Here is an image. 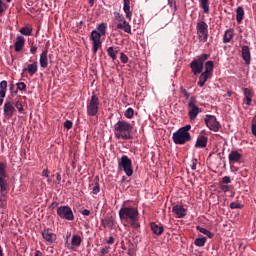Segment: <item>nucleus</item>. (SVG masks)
<instances>
[{"instance_id": "1", "label": "nucleus", "mask_w": 256, "mask_h": 256, "mask_svg": "<svg viewBox=\"0 0 256 256\" xmlns=\"http://www.w3.org/2000/svg\"><path fill=\"white\" fill-rule=\"evenodd\" d=\"M118 214L120 221H125L132 229H139L141 227L139 223V209L133 206H122Z\"/></svg>"}, {"instance_id": "2", "label": "nucleus", "mask_w": 256, "mask_h": 256, "mask_svg": "<svg viewBox=\"0 0 256 256\" xmlns=\"http://www.w3.org/2000/svg\"><path fill=\"white\" fill-rule=\"evenodd\" d=\"M131 133H133V124L125 120H119L114 125V134L116 139H124V141H129V139H133Z\"/></svg>"}, {"instance_id": "3", "label": "nucleus", "mask_w": 256, "mask_h": 256, "mask_svg": "<svg viewBox=\"0 0 256 256\" xmlns=\"http://www.w3.org/2000/svg\"><path fill=\"white\" fill-rule=\"evenodd\" d=\"M97 30H93L90 36L91 41H93L92 51L94 55L99 51V49H101V45H102L101 37L105 36L107 33V24L105 23L99 24L97 27Z\"/></svg>"}, {"instance_id": "4", "label": "nucleus", "mask_w": 256, "mask_h": 256, "mask_svg": "<svg viewBox=\"0 0 256 256\" xmlns=\"http://www.w3.org/2000/svg\"><path fill=\"white\" fill-rule=\"evenodd\" d=\"M191 125L187 124L186 126L181 127L179 130L172 134V139L175 145H185L191 141Z\"/></svg>"}, {"instance_id": "5", "label": "nucleus", "mask_w": 256, "mask_h": 256, "mask_svg": "<svg viewBox=\"0 0 256 256\" xmlns=\"http://www.w3.org/2000/svg\"><path fill=\"white\" fill-rule=\"evenodd\" d=\"M8 178L7 165L4 162H0V193L2 197H5V194L9 192Z\"/></svg>"}, {"instance_id": "6", "label": "nucleus", "mask_w": 256, "mask_h": 256, "mask_svg": "<svg viewBox=\"0 0 256 256\" xmlns=\"http://www.w3.org/2000/svg\"><path fill=\"white\" fill-rule=\"evenodd\" d=\"M209 57H211L210 54H202L190 63V68L193 75H199L203 73L205 62L207 59H209Z\"/></svg>"}, {"instance_id": "7", "label": "nucleus", "mask_w": 256, "mask_h": 256, "mask_svg": "<svg viewBox=\"0 0 256 256\" xmlns=\"http://www.w3.org/2000/svg\"><path fill=\"white\" fill-rule=\"evenodd\" d=\"M99 113V97L93 93L90 100L87 101L88 117H97Z\"/></svg>"}, {"instance_id": "8", "label": "nucleus", "mask_w": 256, "mask_h": 256, "mask_svg": "<svg viewBox=\"0 0 256 256\" xmlns=\"http://www.w3.org/2000/svg\"><path fill=\"white\" fill-rule=\"evenodd\" d=\"M199 113H201V108L197 106V97L191 96L188 101V116L190 121H195Z\"/></svg>"}, {"instance_id": "9", "label": "nucleus", "mask_w": 256, "mask_h": 256, "mask_svg": "<svg viewBox=\"0 0 256 256\" xmlns=\"http://www.w3.org/2000/svg\"><path fill=\"white\" fill-rule=\"evenodd\" d=\"M119 169H123L124 173L127 177H131L133 175V161L127 155H123L118 161Z\"/></svg>"}, {"instance_id": "10", "label": "nucleus", "mask_w": 256, "mask_h": 256, "mask_svg": "<svg viewBox=\"0 0 256 256\" xmlns=\"http://www.w3.org/2000/svg\"><path fill=\"white\" fill-rule=\"evenodd\" d=\"M196 31L199 40L202 43H207V39H209V25L205 21H200L196 24Z\"/></svg>"}, {"instance_id": "11", "label": "nucleus", "mask_w": 256, "mask_h": 256, "mask_svg": "<svg viewBox=\"0 0 256 256\" xmlns=\"http://www.w3.org/2000/svg\"><path fill=\"white\" fill-rule=\"evenodd\" d=\"M57 215H59L60 219H65L66 221H75L73 210L67 205L58 207Z\"/></svg>"}, {"instance_id": "12", "label": "nucleus", "mask_w": 256, "mask_h": 256, "mask_svg": "<svg viewBox=\"0 0 256 256\" xmlns=\"http://www.w3.org/2000/svg\"><path fill=\"white\" fill-rule=\"evenodd\" d=\"M204 121L208 129H210V131H214V133H217V131L221 129V124L217 121V117L213 115L207 114Z\"/></svg>"}, {"instance_id": "13", "label": "nucleus", "mask_w": 256, "mask_h": 256, "mask_svg": "<svg viewBox=\"0 0 256 256\" xmlns=\"http://www.w3.org/2000/svg\"><path fill=\"white\" fill-rule=\"evenodd\" d=\"M15 102L6 100L4 103V117L11 119L15 115Z\"/></svg>"}, {"instance_id": "14", "label": "nucleus", "mask_w": 256, "mask_h": 256, "mask_svg": "<svg viewBox=\"0 0 256 256\" xmlns=\"http://www.w3.org/2000/svg\"><path fill=\"white\" fill-rule=\"evenodd\" d=\"M42 237L47 243H55L57 241V235L49 228L42 231Z\"/></svg>"}, {"instance_id": "15", "label": "nucleus", "mask_w": 256, "mask_h": 256, "mask_svg": "<svg viewBox=\"0 0 256 256\" xmlns=\"http://www.w3.org/2000/svg\"><path fill=\"white\" fill-rule=\"evenodd\" d=\"M172 212L176 215L177 219H183L187 215V209L179 204L173 206Z\"/></svg>"}, {"instance_id": "16", "label": "nucleus", "mask_w": 256, "mask_h": 256, "mask_svg": "<svg viewBox=\"0 0 256 256\" xmlns=\"http://www.w3.org/2000/svg\"><path fill=\"white\" fill-rule=\"evenodd\" d=\"M49 50H43L42 53L40 54V67L42 69H47L49 67Z\"/></svg>"}, {"instance_id": "17", "label": "nucleus", "mask_w": 256, "mask_h": 256, "mask_svg": "<svg viewBox=\"0 0 256 256\" xmlns=\"http://www.w3.org/2000/svg\"><path fill=\"white\" fill-rule=\"evenodd\" d=\"M24 47H25V37L17 36L16 41L14 43L15 52L16 53H21V51H23Z\"/></svg>"}, {"instance_id": "18", "label": "nucleus", "mask_w": 256, "mask_h": 256, "mask_svg": "<svg viewBox=\"0 0 256 256\" xmlns=\"http://www.w3.org/2000/svg\"><path fill=\"white\" fill-rule=\"evenodd\" d=\"M209 141V138L205 135H199L197 137L195 147L196 149H205L207 147V142Z\"/></svg>"}, {"instance_id": "19", "label": "nucleus", "mask_w": 256, "mask_h": 256, "mask_svg": "<svg viewBox=\"0 0 256 256\" xmlns=\"http://www.w3.org/2000/svg\"><path fill=\"white\" fill-rule=\"evenodd\" d=\"M242 59L244 60L246 65H249L251 63V50L249 49V46H242Z\"/></svg>"}, {"instance_id": "20", "label": "nucleus", "mask_w": 256, "mask_h": 256, "mask_svg": "<svg viewBox=\"0 0 256 256\" xmlns=\"http://www.w3.org/2000/svg\"><path fill=\"white\" fill-rule=\"evenodd\" d=\"M123 2H124L123 11L126 15V19H128V21H131L133 17V12L131 11V0H123Z\"/></svg>"}, {"instance_id": "21", "label": "nucleus", "mask_w": 256, "mask_h": 256, "mask_svg": "<svg viewBox=\"0 0 256 256\" xmlns=\"http://www.w3.org/2000/svg\"><path fill=\"white\" fill-rule=\"evenodd\" d=\"M243 155L239 153L237 150H233L230 152L228 159L229 163H239L242 159Z\"/></svg>"}, {"instance_id": "22", "label": "nucleus", "mask_w": 256, "mask_h": 256, "mask_svg": "<svg viewBox=\"0 0 256 256\" xmlns=\"http://www.w3.org/2000/svg\"><path fill=\"white\" fill-rule=\"evenodd\" d=\"M151 231L154 233V235H163V231H165V228H163V225H158L155 222L150 223Z\"/></svg>"}, {"instance_id": "23", "label": "nucleus", "mask_w": 256, "mask_h": 256, "mask_svg": "<svg viewBox=\"0 0 256 256\" xmlns=\"http://www.w3.org/2000/svg\"><path fill=\"white\" fill-rule=\"evenodd\" d=\"M117 29H121L122 31H124L125 33H129V35H131V25L129 24V22H127V20H124L120 23L117 24Z\"/></svg>"}, {"instance_id": "24", "label": "nucleus", "mask_w": 256, "mask_h": 256, "mask_svg": "<svg viewBox=\"0 0 256 256\" xmlns=\"http://www.w3.org/2000/svg\"><path fill=\"white\" fill-rule=\"evenodd\" d=\"M39 69V66L37 65V62H34L32 64H29L27 68L23 69V73H25V71H28L29 75L33 76L35 75V73H37Z\"/></svg>"}, {"instance_id": "25", "label": "nucleus", "mask_w": 256, "mask_h": 256, "mask_svg": "<svg viewBox=\"0 0 256 256\" xmlns=\"http://www.w3.org/2000/svg\"><path fill=\"white\" fill-rule=\"evenodd\" d=\"M245 17V9L242 6H238L236 9V21L237 23H242Z\"/></svg>"}, {"instance_id": "26", "label": "nucleus", "mask_w": 256, "mask_h": 256, "mask_svg": "<svg viewBox=\"0 0 256 256\" xmlns=\"http://www.w3.org/2000/svg\"><path fill=\"white\" fill-rule=\"evenodd\" d=\"M244 97L246 105H251V102L253 101V91H251L249 88H244Z\"/></svg>"}, {"instance_id": "27", "label": "nucleus", "mask_w": 256, "mask_h": 256, "mask_svg": "<svg viewBox=\"0 0 256 256\" xmlns=\"http://www.w3.org/2000/svg\"><path fill=\"white\" fill-rule=\"evenodd\" d=\"M235 36L233 29H228L225 31L223 36V43H231V39Z\"/></svg>"}, {"instance_id": "28", "label": "nucleus", "mask_w": 256, "mask_h": 256, "mask_svg": "<svg viewBox=\"0 0 256 256\" xmlns=\"http://www.w3.org/2000/svg\"><path fill=\"white\" fill-rule=\"evenodd\" d=\"M82 241L83 240L81 239V236L73 235L72 240H71L72 249L77 248V247H81Z\"/></svg>"}, {"instance_id": "29", "label": "nucleus", "mask_w": 256, "mask_h": 256, "mask_svg": "<svg viewBox=\"0 0 256 256\" xmlns=\"http://www.w3.org/2000/svg\"><path fill=\"white\" fill-rule=\"evenodd\" d=\"M196 229L197 231H199V233L206 235L208 239H213L215 237V234L211 233V231L207 230L206 228H203L201 226H196Z\"/></svg>"}, {"instance_id": "30", "label": "nucleus", "mask_w": 256, "mask_h": 256, "mask_svg": "<svg viewBox=\"0 0 256 256\" xmlns=\"http://www.w3.org/2000/svg\"><path fill=\"white\" fill-rule=\"evenodd\" d=\"M207 79H209V74L205 72L201 73L198 81L199 87H204L205 83H207Z\"/></svg>"}, {"instance_id": "31", "label": "nucleus", "mask_w": 256, "mask_h": 256, "mask_svg": "<svg viewBox=\"0 0 256 256\" xmlns=\"http://www.w3.org/2000/svg\"><path fill=\"white\" fill-rule=\"evenodd\" d=\"M200 7L206 15H209V0H199Z\"/></svg>"}, {"instance_id": "32", "label": "nucleus", "mask_w": 256, "mask_h": 256, "mask_svg": "<svg viewBox=\"0 0 256 256\" xmlns=\"http://www.w3.org/2000/svg\"><path fill=\"white\" fill-rule=\"evenodd\" d=\"M7 95V80L0 82V97H5Z\"/></svg>"}, {"instance_id": "33", "label": "nucleus", "mask_w": 256, "mask_h": 256, "mask_svg": "<svg viewBox=\"0 0 256 256\" xmlns=\"http://www.w3.org/2000/svg\"><path fill=\"white\" fill-rule=\"evenodd\" d=\"M205 243H207V237H199L196 238L194 241V245H196V247H205Z\"/></svg>"}, {"instance_id": "34", "label": "nucleus", "mask_w": 256, "mask_h": 256, "mask_svg": "<svg viewBox=\"0 0 256 256\" xmlns=\"http://www.w3.org/2000/svg\"><path fill=\"white\" fill-rule=\"evenodd\" d=\"M215 67V64L213 61H207L205 64V71L204 73H206V75H209V73H212L213 68Z\"/></svg>"}, {"instance_id": "35", "label": "nucleus", "mask_w": 256, "mask_h": 256, "mask_svg": "<svg viewBox=\"0 0 256 256\" xmlns=\"http://www.w3.org/2000/svg\"><path fill=\"white\" fill-rule=\"evenodd\" d=\"M107 53H108L109 57H111V59H113V61H115L117 59V53H119V50H115V48L109 47L107 49Z\"/></svg>"}, {"instance_id": "36", "label": "nucleus", "mask_w": 256, "mask_h": 256, "mask_svg": "<svg viewBox=\"0 0 256 256\" xmlns=\"http://www.w3.org/2000/svg\"><path fill=\"white\" fill-rule=\"evenodd\" d=\"M20 33H21L22 35H25V37H29V36H31V34L33 33V29H31V28L25 26V27H22V28L20 29Z\"/></svg>"}, {"instance_id": "37", "label": "nucleus", "mask_w": 256, "mask_h": 256, "mask_svg": "<svg viewBox=\"0 0 256 256\" xmlns=\"http://www.w3.org/2000/svg\"><path fill=\"white\" fill-rule=\"evenodd\" d=\"M102 225H103L104 227H113L114 223H113V218H112V216L103 219V220H102Z\"/></svg>"}, {"instance_id": "38", "label": "nucleus", "mask_w": 256, "mask_h": 256, "mask_svg": "<svg viewBox=\"0 0 256 256\" xmlns=\"http://www.w3.org/2000/svg\"><path fill=\"white\" fill-rule=\"evenodd\" d=\"M14 107L17 109V111H19L20 113H23L25 111V108H23V102H21V100H17L14 103Z\"/></svg>"}, {"instance_id": "39", "label": "nucleus", "mask_w": 256, "mask_h": 256, "mask_svg": "<svg viewBox=\"0 0 256 256\" xmlns=\"http://www.w3.org/2000/svg\"><path fill=\"white\" fill-rule=\"evenodd\" d=\"M133 115H135V110H133V108H128L124 113L126 119H133Z\"/></svg>"}, {"instance_id": "40", "label": "nucleus", "mask_w": 256, "mask_h": 256, "mask_svg": "<svg viewBox=\"0 0 256 256\" xmlns=\"http://www.w3.org/2000/svg\"><path fill=\"white\" fill-rule=\"evenodd\" d=\"M180 91H181L183 97H185V99H189V101H191V93H189V92L187 91V89H185V88H180Z\"/></svg>"}, {"instance_id": "41", "label": "nucleus", "mask_w": 256, "mask_h": 256, "mask_svg": "<svg viewBox=\"0 0 256 256\" xmlns=\"http://www.w3.org/2000/svg\"><path fill=\"white\" fill-rule=\"evenodd\" d=\"M114 17L116 21H119V23H122L123 21H125V17L119 12H114Z\"/></svg>"}, {"instance_id": "42", "label": "nucleus", "mask_w": 256, "mask_h": 256, "mask_svg": "<svg viewBox=\"0 0 256 256\" xmlns=\"http://www.w3.org/2000/svg\"><path fill=\"white\" fill-rule=\"evenodd\" d=\"M230 209H243V204L231 202Z\"/></svg>"}, {"instance_id": "43", "label": "nucleus", "mask_w": 256, "mask_h": 256, "mask_svg": "<svg viewBox=\"0 0 256 256\" xmlns=\"http://www.w3.org/2000/svg\"><path fill=\"white\" fill-rule=\"evenodd\" d=\"M4 11H7V4H5L3 0H0V17L3 15Z\"/></svg>"}, {"instance_id": "44", "label": "nucleus", "mask_w": 256, "mask_h": 256, "mask_svg": "<svg viewBox=\"0 0 256 256\" xmlns=\"http://www.w3.org/2000/svg\"><path fill=\"white\" fill-rule=\"evenodd\" d=\"M101 191V187L99 186V182H95L94 187L92 188L93 195H97Z\"/></svg>"}, {"instance_id": "45", "label": "nucleus", "mask_w": 256, "mask_h": 256, "mask_svg": "<svg viewBox=\"0 0 256 256\" xmlns=\"http://www.w3.org/2000/svg\"><path fill=\"white\" fill-rule=\"evenodd\" d=\"M17 85V91H25L27 89V85L24 82H19Z\"/></svg>"}, {"instance_id": "46", "label": "nucleus", "mask_w": 256, "mask_h": 256, "mask_svg": "<svg viewBox=\"0 0 256 256\" xmlns=\"http://www.w3.org/2000/svg\"><path fill=\"white\" fill-rule=\"evenodd\" d=\"M120 61H121V63H128L129 57L127 55H125V53L121 52L120 53Z\"/></svg>"}, {"instance_id": "47", "label": "nucleus", "mask_w": 256, "mask_h": 256, "mask_svg": "<svg viewBox=\"0 0 256 256\" xmlns=\"http://www.w3.org/2000/svg\"><path fill=\"white\" fill-rule=\"evenodd\" d=\"M65 129H73V122L71 120H66L64 122Z\"/></svg>"}, {"instance_id": "48", "label": "nucleus", "mask_w": 256, "mask_h": 256, "mask_svg": "<svg viewBox=\"0 0 256 256\" xmlns=\"http://www.w3.org/2000/svg\"><path fill=\"white\" fill-rule=\"evenodd\" d=\"M111 247L109 246H106L104 248L101 249V256H105L107 254H109V251H110Z\"/></svg>"}, {"instance_id": "49", "label": "nucleus", "mask_w": 256, "mask_h": 256, "mask_svg": "<svg viewBox=\"0 0 256 256\" xmlns=\"http://www.w3.org/2000/svg\"><path fill=\"white\" fill-rule=\"evenodd\" d=\"M222 183H223L224 185H229V183H231V177H229V176H224V177L222 178Z\"/></svg>"}, {"instance_id": "50", "label": "nucleus", "mask_w": 256, "mask_h": 256, "mask_svg": "<svg viewBox=\"0 0 256 256\" xmlns=\"http://www.w3.org/2000/svg\"><path fill=\"white\" fill-rule=\"evenodd\" d=\"M191 169L192 171H195L197 169V158L192 159Z\"/></svg>"}, {"instance_id": "51", "label": "nucleus", "mask_w": 256, "mask_h": 256, "mask_svg": "<svg viewBox=\"0 0 256 256\" xmlns=\"http://www.w3.org/2000/svg\"><path fill=\"white\" fill-rule=\"evenodd\" d=\"M0 207H7V200L0 196Z\"/></svg>"}, {"instance_id": "52", "label": "nucleus", "mask_w": 256, "mask_h": 256, "mask_svg": "<svg viewBox=\"0 0 256 256\" xmlns=\"http://www.w3.org/2000/svg\"><path fill=\"white\" fill-rule=\"evenodd\" d=\"M220 189H221V191H223L224 193H227V191H229L230 188H229L228 185H223V184H221Z\"/></svg>"}, {"instance_id": "53", "label": "nucleus", "mask_w": 256, "mask_h": 256, "mask_svg": "<svg viewBox=\"0 0 256 256\" xmlns=\"http://www.w3.org/2000/svg\"><path fill=\"white\" fill-rule=\"evenodd\" d=\"M81 214L86 216V217H89L91 215V211L87 210V209H84V210L81 211Z\"/></svg>"}, {"instance_id": "54", "label": "nucleus", "mask_w": 256, "mask_h": 256, "mask_svg": "<svg viewBox=\"0 0 256 256\" xmlns=\"http://www.w3.org/2000/svg\"><path fill=\"white\" fill-rule=\"evenodd\" d=\"M30 53H32V55H35V53H37V46H31Z\"/></svg>"}, {"instance_id": "55", "label": "nucleus", "mask_w": 256, "mask_h": 256, "mask_svg": "<svg viewBox=\"0 0 256 256\" xmlns=\"http://www.w3.org/2000/svg\"><path fill=\"white\" fill-rule=\"evenodd\" d=\"M107 243L108 245H113L115 243V238H113V236H110Z\"/></svg>"}, {"instance_id": "56", "label": "nucleus", "mask_w": 256, "mask_h": 256, "mask_svg": "<svg viewBox=\"0 0 256 256\" xmlns=\"http://www.w3.org/2000/svg\"><path fill=\"white\" fill-rule=\"evenodd\" d=\"M42 177H49V170L44 169V170L42 171Z\"/></svg>"}, {"instance_id": "57", "label": "nucleus", "mask_w": 256, "mask_h": 256, "mask_svg": "<svg viewBox=\"0 0 256 256\" xmlns=\"http://www.w3.org/2000/svg\"><path fill=\"white\" fill-rule=\"evenodd\" d=\"M251 131H252V134L254 135V137H256V124L252 125Z\"/></svg>"}, {"instance_id": "58", "label": "nucleus", "mask_w": 256, "mask_h": 256, "mask_svg": "<svg viewBox=\"0 0 256 256\" xmlns=\"http://www.w3.org/2000/svg\"><path fill=\"white\" fill-rule=\"evenodd\" d=\"M57 207H59V203L58 202H52L51 208L52 209H57Z\"/></svg>"}, {"instance_id": "59", "label": "nucleus", "mask_w": 256, "mask_h": 256, "mask_svg": "<svg viewBox=\"0 0 256 256\" xmlns=\"http://www.w3.org/2000/svg\"><path fill=\"white\" fill-rule=\"evenodd\" d=\"M56 179H57L58 184L61 183V173L56 174Z\"/></svg>"}, {"instance_id": "60", "label": "nucleus", "mask_w": 256, "mask_h": 256, "mask_svg": "<svg viewBox=\"0 0 256 256\" xmlns=\"http://www.w3.org/2000/svg\"><path fill=\"white\" fill-rule=\"evenodd\" d=\"M232 95H233V92L228 91V92L224 95V97H231Z\"/></svg>"}, {"instance_id": "61", "label": "nucleus", "mask_w": 256, "mask_h": 256, "mask_svg": "<svg viewBox=\"0 0 256 256\" xmlns=\"http://www.w3.org/2000/svg\"><path fill=\"white\" fill-rule=\"evenodd\" d=\"M88 3L90 7H93V5H95V0H88Z\"/></svg>"}, {"instance_id": "62", "label": "nucleus", "mask_w": 256, "mask_h": 256, "mask_svg": "<svg viewBox=\"0 0 256 256\" xmlns=\"http://www.w3.org/2000/svg\"><path fill=\"white\" fill-rule=\"evenodd\" d=\"M35 256H43V253H41V251L38 250L35 252Z\"/></svg>"}, {"instance_id": "63", "label": "nucleus", "mask_w": 256, "mask_h": 256, "mask_svg": "<svg viewBox=\"0 0 256 256\" xmlns=\"http://www.w3.org/2000/svg\"><path fill=\"white\" fill-rule=\"evenodd\" d=\"M4 99H5V97H0V107H1V105H3Z\"/></svg>"}, {"instance_id": "64", "label": "nucleus", "mask_w": 256, "mask_h": 256, "mask_svg": "<svg viewBox=\"0 0 256 256\" xmlns=\"http://www.w3.org/2000/svg\"><path fill=\"white\" fill-rule=\"evenodd\" d=\"M0 256H3V248L0 246Z\"/></svg>"}]
</instances>
